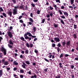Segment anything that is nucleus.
Instances as JSON below:
<instances>
[{"label": "nucleus", "mask_w": 78, "mask_h": 78, "mask_svg": "<svg viewBox=\"0 0 78 78\" xmlns=\"http://www.w3.org/2000/svg\"><path fill=\"white\" fill-rule=\"evenodd\" d=\"M3 56V53H0V58H2Z\"/></svg>", "instance_id": "obj_33"}, {"label": "nucleus", "mask_w": 78, "mask_h": 78, "mask_svg": "<svg viewBox=\"0 0 78 78\" xmlns=\"http://www.w3.org/2000/svg\"><path fill=\"white\" fill-rule=\"evenodd\" d=\"M74 29H76L77 28V25L76 24L74 25Z\"/></svg>", "instance_id": "obj_18"}, {"label": "nucleus", "mask_w": 78, "mask_h": 78, "mask_svg": "<svg viewBox=\"0 0 78 78\" xmlns=\"http://www.w3.org/2000/svg\"><path fill=\"white\" fill-rule=\"evenodd\" d=\"M37 78V76L35 74H34V76H32L30 78Z\"/></svg>", "instance_id": "obj_11"}, {"label": "nucleus", "mask_w": 78, "mask_h": 78, "mask_svg": "<svg viewBox=\"0 0 78 78\" xmlns=\"http://www.w3.org/2000/svg\"><path fill=\"white\" fill-rule=\"evenodd\" d=\"M33 13H31L30 16L31 17H33Z\"/></svg>", "instance_id": "obj_59"}, {"label": "nucleus", "mask_w": 78, "mask_h": 78, "mask_svg": "<svg viewBox=\"0 0 78 78\" xmlns=\"http://www.w3.org/2000/svg\"><path fill=\"white\" fill-rule=\"evenodd\" d=\"M12 2H13V3H16V0H12Z\"/></svg>", "instance_id": "obj_63"}, {"label": "nucleus", "mask_w": 78, "mask_h": 78, "mask_svg": "<svg viewBox=\"0 0 78 78\" xmlns=\"http://www.w3.org/2000/svg\"><path fill=\"white\" fill-rule=\"evenodd\" d=\"M2 15L5 17H6V14L5 13H3Z\"/></svg>", "instance_id": "obj_29"}, {"label": "nucleus", "mask_w": 78, "mask_h": 78, "mask_svg": "<svg viewBox=\"0 0 78 78\" xmlns=\"http://www.w3.org/2000/svg\"><path fill=\"white\" fill-rule=\"evenodd\" d=\"M61 17L62 19H66V17L64 15L60 16Z\"/></svg>", "instance_id": "obj_35"}, {"label": "nucleus", "mask_w": 78, "mask_h": 78, "mask_svg": "<svg viewBox=\"0 0 78 78\" xmlns=\"http://www.w3.org/2000/svg\"><path fill=\"white\" fill-rule=\"evenodd\" d=\"M8 15H9L10 17H11L12 16V12H8Z\"/></svg>", "instance_id": "obj_7"}, {"label": "nucleus", "mask_w": 78, "mask_h": 78, "mask_svg": "<svg viewBox=\"0 0 78 78\" xmlns=\"http://www.w3.org/2000/svg\"><path fill=\"white\" fill-rule=\"evenodd\" d=\"M27 35H28L29 37H31L32 38H36V36H33V35L31 34V33L27 32V33L24 34V37L25 39H29V41L31 40V37H29L28 36H27Z\"/></svg>", "instance_id": "obj_1"}, {"label": "nucleus", "mask_w": 78, "mask_h": 78, "mask_svg": "<svg viewBox=\"0 0 78 78\" xmlns=\"http://www.w3.org/2000/svg\"><path fill=\"white\" fill-rule=\"evenodd\" d=\"M77 57H76L75 58V60L76 61H78V56H77Z\"/></svg>", "instance_id": "obj_53"}, {"label": "nucleus", "mask_w": 78, "mask_h": 78, "mask_svg": "<svg viewBox=\"0 0 78 78\" xmlns=\"http://www.w3.org/2000/svg\"><path fill=\"white\" fill-rule=\"evenodd\" d=\"M20 78H23V75H20Z\"/></svg>", "instance_id": "obj_62"}, {"label": "nucleus", "mask_w": 78, "mask_h": 78, "mask_svg": "<svg viewBox=\"0 0 78 78\" xmlns=\"http://www.w3.org/2000/svg\"><path fill=\"white\" fill-rule=\"evenodd\" d=\"M54 40H55L56 42H59V41H60V39H59V38L57 37H55Z\"/></svg>", "instance_id": "obj_5"}, {"label": "nucleus", "mask_w": 78, "mask_h": 78, "mask_svg": "<svg viewBox=\"0 0 78 78\" xmlns=\"http://www.w3.org/2000/svg\"><path fill=\"white\" fill-rule=\"evenodd\" d=\"M70 41H67L66 44V47L67 48H68V47L70 46Z\"/></svg>", "instance_id": "obj_4"}, {"label": "nucleus", "mask_w": 78, "mask_h": 78, "mask_svg": "<svg viewBox=\"0 0 78 78\" xmlns=\"http://www.w3.org/2000/svg\"><path fill=\"white\" fill-rule=\"evenodd\" d=\"M44 71L47 72V70H48V68H46L44 69Z\"/></svg>", "instance_id": "obj_47"}, {"label": "nucleus", "mask_w": 78, "mask_h": 78, "mask_svg": "<svg viewBox=\"0 0 78 78\" xmlns=\"http://www.w3.org/2000/svg\"><path fill=\"white\" fill-rule=\"evenodd\" d=\"M20 22L22 23H23V20H20Z\"/></svg>", "instance_id": "obj_44"}, {"label": "nucleus", "mask_w": 78, "mask_h": 78, "mask_svg": "<svg viewBox=\"0 0 78 78\" xmlns=\"http://www.w3.org/2000/svg\"><path fill=\"white\" fill-rule=\"evenodd\" d=\"M33 44H30V47H31V48H32V47H33Z\"/></svg>", "instance_id": "obj_52"}, {"label": "nucleus", "mask_w": 78, "mask_h": 78, "mask_svg": "<svg viewBox=\"0 0 78 78\" xmlns=\"http://www.w3.org/2000/svg\"><path fill=\"white\" fill-rule=\"evenodd\" d=\"M3 75V70H0V78L2 76V75Z\"/></svg>", "instance_id": "obj_9"}, {"label": "nucleus", "mask_w": 78, "mask_h": 78, "mask_svg": "<svg viewBox=\"0 0 78 78\" xmlns=\"http://www.w3.org/2000/svg\"><path fill=\"white\" fill-rule=\"evenodd\" d=\"M28 8H29L26 5L25 7V10H28Z\"/></svg>", "instance_id": "obj_27"}, {"label": "nucleus", "mask_w": 78, "mask_h": 78, "mask_svg": "<svg viewBox=\"0 0 78 78\" xmlns=\"http://www.w3.org/2000/svg\"><path fill=\"white\" fill-rule=\"evenodd\" d=\"M64 15H65V16H69V14H68L67 12H66L64 13Z\"/></svg>", "instance_id": "obj_17"}, {"label": "nucleus", "mask_w": 78, "mask_h": 78, "mask_svg": "<svg viewBox=\"0 0 78 78\" xmlns=\"http://www.w3.org/2000/svg\"><path fill=\"white\" fill-rule=\"evenodd\" d=\"M37 38H36L34 39V42L35 41H37Z\"/></svg>", "instance_id": "obj_56"}, {"label": "nucleus", "mask_w": 78, "mask_h": 78, "mask_svg": "<svg viewBox=\"0 0 78 78\" xmlns=\"http://www.w3.org/2000/svg\"><path fill=\"white\" fill-rule=\"evenodd\" d=\"M9 64L8 62L7 61H6L4 64V65H5V66H7Z\"/></svg>", "instance_id": "obj_23"}, {"label": "nucleus", "mask_w": 78, "mask_h": 78, "mask_svg": "<svg viewBox=\"0 0 78 78\" xmlns=\"http://www.w3.org/2000/svg\"><path fill=\"white\" fill-rule=\"evenodd\" d=\"M19 8L20 9H23V6L21 5V6H20V7H19Z\"/></svg>", "instance_id": "obj_50"}, {"label": "nucleus", "mask_w": 78, "mask_h": 78, "mask_svg": "<svg viewBox=\"0 0 78 78\" xmlns=\"http://www.w3.org/2000/svg\"><path fill=\"white\" fill-rule=\"evenodd\" d=\"M27 23H28L29 25H31L32 24V22H30Z\"/></svg>", "instance_id": "obj_46"}, {"label": "nucleus", "mask_w": 78, "mask_h": 78, "mask_svg": "<svg viewBox=\"0 0 78 78\" xmlns=\"http://www.w3.org/2000/svg\"><path fill=\"white\" fill-rule=\"evenodd\" d=\"M55 46H56V44H55L52 43V47H54V48H55Z\"/></svg>", "instance_id": "obj_32"}, {"label": "nucleus", "mask_w": 78, "mask_h": 78, "mask_svg": "<svg viewBox=\"0 0 78 78\" xmlns=\"http://www.w3.org/2000/svg\"><path fill=\"white\" fill-rule=\"evenodd\" d=\"M35 53H38V51L37 50H35L34 51Z\"/></svg>", "instance_id": "obj_64"}, {"label": "nucleus", "mask_w": 78, "mask_h": 78, "mask_svg": "<svg viewBox=\"0 0 78 78\" xmlns=\"http://www.w3.org/2000/svg\"><path fill=\"white\" fill-rule=\"evenodd\" d=\"M0 50L1 51H2V52L3 51V53L4 56L6 55V50L3 47H2L0 48Z\"/></svg>", "instance_id": "obj_2"}, {"label": "nucleus", "mask_w": 78, "mask_h": 78, "mask_svg": "<svg viewBox=\"0 0 78 78\" xmlns=\"http://www.w3.org/2000/svg\"><path fill=\"white\" fill-rule=\"evenodd\" d=\"M64 56V54L63 53H62L59 56L60 58H62Z\"/></svg>", "instance_id": "obj_14"}, {"label": "nucleus", "mask_w": 78, "mask_h": 78, "mask_svg": "<svg viewBox=\"0 0 78 78\" xmlns=\"http://www.w3.org/2000/svg\"><path fill=\"white\" fill-rule=\"evenodd\" d=\"M44 59L45 61H46V62H50V61L48 60L47 59V58H44Z\"/></svg>", "instance_id": "obj_25"}, {"label": "nucleus", "mask_w": 78, "mask_h": 78, "mask_svg": "<svg viewBox=\"0 0 78 78\" xmlns=\"http://www.w3.org/2000/svg\"><path fill=\"white\" fill-rule=\"evenodd\" d=\"M57 51H58V53H59V50H60V48H59V47H57Z\"/></svg>", "instance_id": "obj_42"}, {"label": "nucleus", "mask_w": 78, "mask_h": 78, "mask_svg": "<svg viewBox=\"0 0 78 78\" xmlns=\"http://www.w3.org/2000/svg\"><path fill=\"white\" fill-rule=\"evenodd\" d=\"M28 52H29V51L28 50H26L25 51V54H28Z\"/></svg>", "instance_id": "obj_20"}, {"label": "nucleus", "mask_w": 78, "mask_h": 78, "mask_svg": "<svg viewBox=\"0 0 78 78\" xmlns=\"http://www.w3.org/2000/svg\"><path fill=\"white\" fill-rule=\"evenodd\" d=\"M28 74H29V75H31V70H30L29 72H28Z\"/></svg>", "instance_id": "obj_57"}, {"label": "nucleus", "mask_w": 78, "mask_h": 78, "mask_svg": "<svg viewBox=\"0 0 78 78\" xmlns=\"http://www.w3.org/2000/svg\"><path fill=\"white\" fill-rule=\"evenodd\" d=\"M9 44H10L11 45H13V42H12V41L11 40H10L9 41Z\"/></svg>", "instance_id": "obj_21"}, {"label": "nucleus", "mask_w": 78, "mask_h": 78, "mask_svg": "<svg viewBox=\"0 0 78 78\" xmlns=\"http://www.w3.org/2000/svg\"><path fill=\"white\" fill-rule=\"evenodd\" d=\"M22 67H23V68H24V69H25V68H26V65H22Z\"/></svg>", "instance_id": "obj_41"}, {"label": "nucleus", "mask_w": 78, "mask_h": 78, "mask_svg": "<svg viewBox=\"0 0 78 78\" xmlns=\"http://www.w3.org/2000/svg\"><path fill=\"white\" fill-rule=\"evenodd\" d=\"M20 73H24V71H23V69H20Z\"/></svg>", "instance_id": "obj_30"}, {"label": "nucleus", "mask_w": 78, "mask_h": 78, "mask_svg": "<svg viewBox=\"0 0 78 78\" xmlns=\"http://www.w3.org/2000/svg\"><path fill=\"white\" fill-rule=\"evenodd\" d=\"M33 30L34 32H35L36 31V27H34L33 28Z\"/></svg>", "instance_id": "obj_38"}, {"label": "nucleus", "mask_w": 78, "mask_h": 78, "mask_svg": "<svg viewBox=\"0 0 78 78\" xmlns=\"http://www.w3.org/2000/svg\"><path fill=\"white\" fill-rule=\"evenodd\" d=\"M21 39L22 40V41H26V40H25V38H24L23 37H21Z\"/></svg>", "instance_id": "obj_24"}, {"label": "nucleus", "mask_w": 78, "mask_h": 78, "mask_svg": "<svg viewBox=\"0 0 78 78\" xmlns=\"http://www.w3.org/2000/svg\"><path fill=\"white\" fill-rule=\"evenodd\" d=\"M66 44V41L63 42L62 43V45L63 47H65V45Z\"/></svg>", "instance_id": "obj_12"}, {"label": "nucleus", "mask_w": 78, "mask_h": 78, "mask_svg": "<svg viewBox=\"0 0 78 78\" xmlns=\"http://www.w3.org/2000/svg\"><path fill=\"white\" fill-rule=\"evenodd\" d=\"M26 46L27 47H28V48H30V44H29L28 43H26Z\"/></svg>", "instance_id": "obj_34"}, {"label": "nucleus", "mask_w": 78, "mask_h": 78, "mask_svg": "<svg viewBox=\"0 0 78 78\" xmlns=\"http://www.w3.org/2000/svg\"><path fill=\"white\" fill-rule=\"evenodd\" d=\"M17 9H14L13 10V15H16V14H17Z\"/></svg>", "instance_id": "obj_6"}, {"label": "nucleus", "mask_w": 78, "mask_h": 78, "mask_svg": "<svg viewBox=\"0 0 78 78\" xmlns=\"http://www.w3.org/2000/svg\"><path fill=\"white\" fill-rule=\"evenodd\" d=\"M56 3L58 2L59 3H61V2H60V0H56Z\"/></svg>", "instance_id": "obj_45"}, {"label": "nucleus", "mask_w": 78, "mask_h": 78, "mask_svg": "<svg viewBox=\"0 0 78 78\" xmlns=\"http://www.w3.org/2000/svg\"><path fill=\"white\" fill-rule=\"evenodd\" d=\"M70 2L71 5H73V2H74V0H70Z\"/></svg>", "instance_id": "obj_28"}, {"label": "nucleus", "mask_w": 78, "mask_h": 78, "mask_svg": "<svg viewBox=\"0 0 78 78\" xmlns=\"http://www.w3.org/2000/svg\"><path fill=\"white\" fill-rule=\"evenodd\" d=\"M29 20L30 22H32V23H33V22H34V21L33 20V19L30 18H29Z\"/></svg>", "instance_id": "obj_13"}, {"label": "nucleus", "mask_w": 78, "mask_h": 78, "mask_svg": "<svg viewBox=\"0 0 78 78\" xmlns=\"http://www.w3.org/2000/svg\"><path fill=\"white\" fill-rule=\"evenodd\" d=\"M22 18V16H21L19 17V18H18V19H19L20 20V19H21Z\"/></svg>", "instance_id": "obj_55"}, {"label": "nucleus", "mask_w": 78, "mask_h": 78, "mask_svg": "<svg viewBox=\"0 0 78 78\" xmlns=\"http://www.w3.org/2000/svg\"><path fill=\"white\" fill-rule=\"evenodd\" d=\"M28 65H30V62L28 61H26L25 62Z\"/></svg>", "instance_id": "obj_37"}, {"label": "nucleus", "mask_w": 78, "mask_h": 78, "mask_svg": "<svg viewBox=\"0 0 78 78\" xmlns=\"http://www.w3.org/2000/svg\"><path fill=\"white\" fill-rule=\"evenodd\" d=\"M8 46L10 48H12V45H11L9 44H8Z\"/></svg>", "instance_id": "obj_22"}, {"label": "nucleus", "mask_w": 78, "mask_h": 78, "mask_svg": "<svg viewBox=\"0 0 78 78\" xmlns=\"http://www.w3.org/2000/svg\"><path fill=\"white\" fill-rule=\"evenodd\" d=\"M45 19H43L42 20V23H44V22H45Z\"/></svg>", "instance_id": "obj_40"}, {"label": "nucleus", "mask_w": 78, "mask_h": 78, "mask_svg": "<svg viewBox=\"0 0 78 78\" xmlns=\"http://www.w3.org/2000/svg\"><path fill=\"white\" fill-rule=\"evenodd\" d=\"M0 11H3V9H2V7L0 8Z\"/></svg>", "instance_id": "obj_58"}, {"label": "nucleus", "mask_w": 78, "mask_h": 78, "mask_svg": "<svg viewBox=\"0 0 78 78\" xmlns=\"http://www.w3.org/2000/svg\"><path fill=\"white\" fill-rule=\"evenodd\" d=\"M59 26V24H56L55 23H54V27L55 28H57V27H58Z\"/></svg>", "instance_id": "obj_8"}, {"label": "nucleus", "mask_w": 78, "mask_h": 78, "mask_svg": "<svg viewBox=\"0 0 78 78\" xmlns=\"http://www.w3.org/2000/svg\"><path fill=\"white\" fill-rule=\"evenodd\" d=\"M19 6L18 5L17 6L15 7V9H19Z\"/></svg>", "instance_id": "obj_31"}, {"label": "nucleus", "mask_w": 78, "mask_h": 78, "mask_svg": "<svg viewBox=\"0 0 78 78\" xmlns=\"http://www.w3.org/2000/svg\"><path fill=\"white\" fill-rule=\"evenodd\" d=\"M54 7H55V10H57L58 8V7H57L56 5H54Z\"/></svg>", "instance_id": "obj_16"}, {"label": "nucleus", "mask_w": 78, "mask_h": 78, "mask_svg": "<svg viewBox=\"0 0 78 78\" xmlns=\"http://www.w3.org/2000/svg\"><path fill=\"white\" fill-rule=\"evenodd\" d=\"M33 1L34 2V3H36L38 2V0H33Z\"/></svg>", "instance_id": "obj_48"}, {"label": "nucleus", "mask_w": 78, "mask_h": 78, "mask_svg": "<svg viewBox=\"0 0 78 78\" xmlns=\"http://www.w3.org/2000/svg\"><path fill=\"white\" fill-rule=\"evenodd\" d=\"M31 5L33 7H35V5L33 3H32Z\"/></svg>", "instance_id": "obj_51"}, {"label": "nucleus", "mask_w": 78, "mask_h": 78, "mask_svg": "<svg viewBox=\"0 0 78 78\" xmlns=\"http://www.w3.org/2000/svg\"><path fill=\"white\" fill-rule=\"evenodd\" d=\"M49 8L51 10H53V8L51 7V6H49Z\"/></svg>", "instance_id": "obj_49"}, {"label": "nucleus", "mask_w": 78, "mask_h": 78, "mask_svg": "<svg viewBox=\"0 0 78 78\" xmlns=\"http://www.w3.org/2000/svg\"><path fill=\"white\" fill-rule=\"evenodd\" d=\"M57 46L58 47H61V44L58 43V44L57 45Z\"/></svg>", "instance_id": "obj_39"}, {"label": "nucleus", "mask_w": 78, "mask_h": 78, "mask_svg": "<svg viewBox=\"0 0 78 78\" xmlns=\"http://www.w3.org/2000/svg\"><path fill=\"white\" fill-rule=\"evenodd\" d=\"M13 64L14 65H15V66H17V65H18V63L16 62V61H15L13 62Z\"/></svg>", "instance_id": "obj_15"}, {"label": "nucleus", "mask_w": 78, "mask_h": 78, "mask_svg": "<svg viewBox=\"0 0 78 78\" xmlns=\"http://www.w3.org/2000/svg\"><path fill=\"white\" fill-rule=\"evenodd\" d=\"M61 8L62 9H64V6H62V7H61Z\"/></svg>", "instance_id": "obj_60"}, {"label": "nucleus", "mask_w": 78, "mask_h": 78, "mask_svg": "<svg viewBox=\"0 0 78 78\" xmlns=\"http://www.w3.org/2000/svg\"><path fill=\"white\" fill-rule=\"evenodd\" d=\"M2 62L3 63H5L6 62H5V59H3L2 60Z\"/></svg>", "instance_id": "obj_43"}, {"label": "nucleus", "mask_w": 78, "mask_h": 78, "mask_svg": "<svg viewBox=\"0 0 78 78\" xmlns=\"http://www.w3.org/2000/svg\"><path fill=\"white\" fill-rule=\"evenodd\" d=\"M41 11H39L38 10L37 11V14H40V12H41Z\"/></svg>", "instance_id": "obj_36"}, {"label": "nucleus", "mask_w": 78, "mask_h": 78, "mask_svg": "<svg viewBox=\"0 0 78 78\" xmlns=\"http://www.w3.org/2000/svg\"><path fill=\"white\" fill-rule=\"evenodd\" d=\"M7 34H8V36H9L10 38H11L12 37H13L12 34L11 32L9 31V32H7Z\"/></svg>", "instance_id": "obj_3"}, {"label": "nucleus", "mask_w": 78, "mask_h": 78, "mask_svg": "<svg viewBox=\"0 0 78 78\" xmlns=\"http://www.w3.org/2000/svg\"><path fill=\"white\" fill-rule=\"evenodd\" d=\"M49 16H51V17H52V16H53V13H50V14Z\"/></svg>", "instance_id": "obj_61"}, {"label": "nucleus", "mask_w": 78, "mask_h": 78, "mask_svg": "<svg viewBox=\"0 0 78 78\" xmlns=\"http://www.w3.org/2000/svg\"><path fill=\"white\" fill-rule=\"evenodd\" d=\"M73 37L74 39H76V38H77V36L76 34H73Z\"/></svg>", "instance_id": "obj_10"}, {"label": "nucleus", "mask_w": 78, "mask_h": 78, "mask_svg": "<svg viewBox=\"0 0 78 78\" xmlns=\"http://www.w3.org/2000/svg\"><path fill=\"white\" fill-rule=\"evenodd\" d=\"M58 12L60 15H62V12H61V10H59Z\"/></svg>", "instance_id": "obj_19"}, {"label": "nucleus", "mask_w": 78, "mask_h": 78, "mask_svg": "<svg viewBox=\"0 0 78 78\" xmlns=\"http://www.w3.org/2000/svg\"><path fill=\"white\" fill-rule=\"evenodd\" d=\"M61 23H62V24H63V25L65 24V23H64V21L63 20H62L61 21Z\"/></svg>", "instance_id": "obj_26"}, {"label": "nucleus", "mask_w": 78, "mask_h": 78, "mask_svg": "<svg viewBox=\"0 0 78 78\" xmlns=\"http://www.w3.org/2000/svg\"><path fill=\"white\" fill-rule=\"evenodd\" d=\"M17 70V68L15 67L13 69V70L14 71H16V70Z\"/></svg>", "instance_id": "obj_54"}]
</instances>
